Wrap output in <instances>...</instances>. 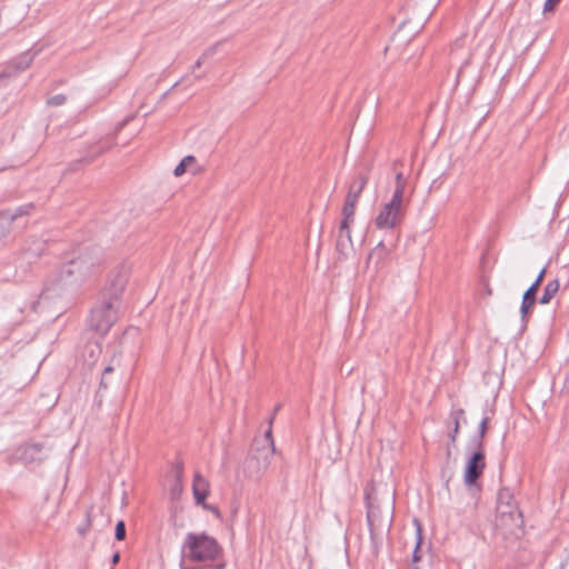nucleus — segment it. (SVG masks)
I'll list each match as a JSON object with an SVG mask.
<instances>
[{
    "label": "nucleus",
    "mask_w": 569,
    "mask_h": 569,
    "mask_svg": "<svg viewBox=\"0 0 569 569\" xmlns=\"http://www.w3.org/2000/svg\"><path fill=\"white\" fill-rule=\"evenodd\" d=\"M127 284V277L118 273L104 288L101 300L91 309L88 326L96 335L106 336L118 320V301Z\"/></svg>",
    "instance_id": "nucleus-1"
},
{
    "label": "nucleus",
    "mask_w": 569,
    "mask_h": 569,
    "mask_svg": "<svg viewBox=\"0 0 569 569\" xmlns=\"http://www.w3.org/2000/svg\"><path fill=\"white\" fill-rule=\"evenodd\" d=\"M496 526L503 535L519 537L522 533L523 518L518 503L508 488L498 492L496 508Z\"/></svg>",
    "instance_id": "nucleus-2"
},
{
    "label": "nucleus",
    "mask_w": 569,
    "mask_h": 569,
    "mask_svg": "<svg viewBox=\"0 0 569 569\" xmlns=\"http://www.w3.org/2000/svg\"><path fill=\"white\" fill-rule=\"evenodd\" d=\"M182 551L189 560L194 562L218 560L223 552L217 539L206 532L187 533L182 545Z\"/></svg>",
    "instance_id": "nucleus-3"
},
{
    "label": "nucleus",
    "mask_w": 569,
    "mask_h": 569,
    "mask_svg": "<svg viewBox=\"0 0 569 569\" xmlns=\"http://www.w3.org/2000/svg\"><path fill=\"white\" fill-rule=\"evenodd\" d=\"M367 520L371 535V539L376 541L378 537L390 529L392 522L393 507L388 502L383 508L376 505L371 493L366 492Z\"/></svg>",
    "instance_id": "nucleus-4"
},
{
    "label": "nucleus",
    "mask_w": 569,
    "mask_h": 569,
    "mask_svg": "<svg viewBox=\"0 0 569 569\" xmlns=\"http://www.w3.org/2000/svg\"><path fill=\"white\" fill-rule=\"evenodd\" d=\"M276 448L272 446H259L257 441L251 453L244 461V471L250 478L259 479L271 465Z\"/></svg>",
    "instance_id": "nucleus-5"
},
{
    "label": "nucleus",
    "mask_w": 569,
    "mask_h": 569,
    "mask_svg": "<svg viewBox=\"0 0 569 569\" xmlns=\"http://www.w3.org/2000/svg\"><path fill=\"white\" fill-rule=\"evenodd\" d=\"M405 218L403 199L392 196L375 219L378 229H393Z\"/></svg>",
    "instance_id": "nucleus-6"
},
{
    "label": "nucleus",
    "mask_w": 569,
    "mask_h": 569,
    "mask_svg": "<svg viewBox=\"0 0 569 569\" xmlns=\"http://www.w3.org/2000/svg\"><path fill=\"white\" fill-rule=\"evenodd\" d=\"M465 468V482L473 485L482 475L486 467L485 448H473Z\"/></svg>",
    "instance_id": "nucleus-7"
},
{
    "label": "nucleus",
    "mask_w": 569,
    "mask_h": 569,
    "mask_svg": "<svg viewBox=\"0 0 569 569\" xmlns=\"http://www.w3.org/2000/svg\"><path fill=\"white\" fill-rule=\"evenodd\" d=\"M116 144L114 136H109L100 139L89 147L88 152L80 159L70 164V170H76L78 164L86 163L89 164L94 161L99 156L109 151Z\"/></svg>",
    "instance_id": "nucleus-8"
},
{
    "label": "nucleus",
    "mask_w": 569,
    "mask_h": 569,
    "mask_svg": "<svg viewBox=\"0 0 569 569\" xmlns=\"http://www.w3.org/2000/svg\"><path fill=\"white\" fill-rule=\"evenodd\" d=\"M545 276H546V268H543L539 272L536 280L531 283V286L525 291V293L522 296L520 312H521V318L523 320L527 318L531 308L537 302V292L539 290V287L541 286V282H542Z\"/></svg>",
    "instance_id": "nucleus-9"
},
{
    "label": "nucleus",
    "mask_w": 569,
    "mask_h": 569,
    "mask_svg": "<svg viewBox=\"0 0 569 569\" xmlns=\"http://www.w3.org/2000/svg\"><path fill=\"white\" fill-rule=\"evenodd\" d=\"M84 261L79 253L78 257L66 263L61 270L60 276L62 279L73 277L76 280L83 281L90 277L88 270L84 268Z\"/></svg>",
    "instance_id": "nucleus-10"
},
{
    "label": "nucleus",
    "mask_w": 569,
    "mask_h": 569,
    "mask_svg": "<svg viewBox=\"0 0 569 569\" xmlns=\"http://www.w3.org/2000/svg\"><path fill=\"white\" fill-rule=\"evenodd\" d=\"M46 457V447L42 443L28 442L20 448L19 458L24 463L40 462Z\"/></svg>",
    "instance_id": "nucleus-11"
},
{
    "label": "nucleus",
    "mask_w": 569,
    "mask_h": 569,
    "mask_svg": "<svg viewBox=\"0 0 569 569\" xmlns=\"http://www.w3.org/2000/svg\"><path fill=\"white\" fill-rule=\"evenodd\" d=\"M210 492L209 481L200 473L194 472L192 482V493L196 503H203Z\"/></svg>",
    "instance_id": "nucleus-12"
},
{
    "label": "nucleus",
    "mask_w": 569,
    "mask_h": 569,
    "mask_svg": "<svg viewBox=\"0 0 569 569\" xmlns=\"http://www.w3.org/2000/svg\"><path fill=\"white\" fill-rule=\"evenodd\" d=\"M83 261L84 268L88 270L90 277L96 274L102 264V256L98 250H84L80 252Z\"/></svg>",
    "instance_id": "nucleus-13"
},
{
    "label": "nucleus",
    "mask_w": 569,
    "mask_h": 569,
    "mask_svg": "<svg viewBox=\"0 0 569 569\" xmlns=\"http://www.w3.org/2000/svg\"><path fill=\"white\" fill-rule=\"evenodd\" d=\"M368 180L369 177L365 172H359L358 174H356L353 180L349 184L346 197L359 201L360 196L368 183Z\"/></svg>",
    "instance_id": "nucleus-14"
},
{
    "label": "nucleus",
    "mask_w": 569,
    "mask_h": 569,
    "mask_svg": "<svg viewBox=\"0 0 569 569\" xmlns=\"http://www.w3.org/2000/svg\"><path fill=\"white\" fill-rule=\"evenodd\" d=\"M140 338V332H139V329L138 328H134V327H130L128 328L121 339H120V347H121V350H120V353H134V350H132L130 348L131 343L134 341V340H139Z\"/></svg>",
    "instance_id": "nucleus-15"
},
{
    "label": "nucleus",
    "mask_w": 569,
    "mask_h": 569,
    "mask_svg": "<svg viewBox=\"0 0 569 569\" xmlns=\"http://www.w3.org/2000/svg\"><path fill=\"white\" fill-rule=\"evenodd\" d=\"M358 200H352L350 198L345 199V203L341 210L342 220H341V229H348V224H352L355 222V212Z\"/></svg>",
    "instance_id": "nucleus-16"
},
{
    "label": "nucleus",
    "mask_w": 569,
    "mask_h": 569,
    "mask_svg": "<svg viewBox=\"0 0 569 569\" xmlns=\"http://www.w3.org/2000/svg\"><path fill=\"white\" fill-rule=\"evenodd\" d=\"M465 410L463 409H457L450 412L449 419L452 423V429L448 432V438L450 440V445L452 447L456 446V441L458 438V435L460 432V420L463 418Z\"/></svg>",
    "instance_id": "nucleus-17"
},
{
    "label": "nucleus",
    "mask_w": 569,
    "mask_h": 569,
    "mask_svg": "<svg viewBox=\"0 0 569 569\" xmlns=\"http://www.w3.org/2000/svg\"><path fill=\"white\" fill-rule=\"evenodd\" d=\"M490 418L485 416L479 425L478 433L470 440V446L472 448H485V437L488 432V423Z\"/></svg>",
    "instance_id": "nucleus-18"
},
{
    "label": "nucleus",
    "mask_w": 569,
    "mask_h": 569,
    "mask_svg": "<svg viewBox=\"0 0 569 569\" xmlns=\"http://www.w3.org/2000/svg\"><path fill=\"white\" fill-rule=\"evenodd\" d=\"M104 336L93 335L88 338L87 345L84 346V353L87 356H100L103 351L102 340Z\"/></svg>",
    "instance_id": "nucleus-19"
},
{
    "label": "nucleus",
    "mask_w": 569,
    "mask_h": 569,
    "mask_svg": "<svg viewBox=\"0 0 569 569\" xmlns=\"http://www.w3.org/2000/svg\"><path fill=\"white\" fill-rule=\"evenodd\" d=\"M34 59V53H31L30 51H26L18 57H14L12 60V67L14 68L18 73L26 71L32 63Z\"/></svg>",
    "instance_id": "nucleus-20"
},
{
    "label": "nucleus",
    "mask_w": 569,
    "mask_h": 569,
    "mask_svg": "<svg viewBox=\"0 0 569 569\" xmlns=\"http://www.w3.org/2000/svg\"><path fill=\"white\" fill-rule=\"evenodd\" d=\"M560 288L558 279L550 280L543 288V292L539 299L540 305H548L557 295Z\"/></svg>",
    "instance_id": "nucleus-21"
},
{
    "label": "nucleus",
    "mask_w": 569,
    "mask_h": 569,
    "mask_svg": "<svg viewBox=\"0 0 569 569\" xmlns=\"http://www.w3.org/2000/svg\"><path fill=\"white\" fill-rule=\"evenodd\" d=\"M34 209H36L34 203L29 202V203H24L22 206L17 207L14 210L7 209V210H2V212L4 214H8L11 217V224H12L13 221L17 220L18 218L31 214L34 211Z\"/></svg>",
    "instance_id": "nucleus-22"
},
{
    "label": "nucleus",
    "mask_w": 569,
    "mask_h": 569,
    "mask_svg": "<svg viewBox=\"0 0 569 569\" xmlns=\"http://www.w3.org/2000/svg\"><path fill=\"white\" fill-rule=\"evenodd\" d=\"M390 250L380 241L369 253L368 261L376 260V263H382L389 258Z\"/></svg>",
    "instance_id": "nucleus-23"
},
{
    "label": "nucleus",
    "mask_w": 569,
    "mask_h": 569,
    "mask_svg": "<svg viewBox=\"0 0 569 569\" xmlns=\"http://www.w3.org/2000/svg\"><path fill=\"white\" fill-rule=\"evenodd\" d=\"M197 162L193 156H186L179 164L174 168L173 173L176 177H180L187 172L188 167H191Z\"/></svg>",
    "instance_id": "nucleus-24"
},
{
    "label": "nucleus",
    "mask_w": 569,
    "mask_h": 569,
    "mask_svg": "<svg viewBox=\"0 0 569 569\" xmlns=\"http://www.w3.org/2000/svg\"><path fill=\"white\" fill-rule=\"evenodd\" d=\"M12 230L11 217L0 211V240L6 238Z\"/></svg>",
    "instance_id": "nucleus-25"
},
{
    "label": "nucleus",
    "mask_w": 569,
    "mask_h": 569,
    "mask_svg": "<svg viewBox=\"0 0 569 569\" xmlns=\"http://www.w3.org/2000/svg\"><path fill=\"white\" fill-rule=\"evenodd\" d=\"M18 74V71L12 67V62L9 61L0 72V87L6 86L7 80L16 78Z\"/></svg>",
    "instance_id": "nucleus-26"
},
{
    "label": "nucleus",
    "mask_w": 569,
    "mask_h": 569,
    "mask_svg": "<svg viewBox=\"0 0 569 569\" xmlns=\"http://www.w3.org/2000/svg\"><path fill=\"white\" fill-rule=\"evenodd\" d=\"M396 187L392 196L399 197L403 199L405 189L407 186V179L405 178L402 172L396 173Z\"/></svg>",
    "instance_id": "nucleus-27"
},
{
    "label": "nucleus",
    "mask_w": 569,
    "mask_h": 569,
    "mask_svg": "<svg viewBox=\"0 0 569 569\" xmlns=\"http://www.w3.org/2000/svg\"><path fill=\"white\" fill-rule=\"evenodd\" d=\"M182 473H183V465L182 462H179L176 467V480L173 485V491L181 492L183 485H182Z\"/></svg>",
    "instance_id": "nucleus-28"
},
{
    "label": "nucleus",
    "mask_w": 569,
    "mask_h": 569,
    "mask_svg": "<svg viewBox=\"0 0 569 569\" xmlns=\"http://www.w3.org/2000/svg\"><path fill=\"white\" fill-rule=\"evenodd\" d=\"M216 53V47L208 48L194 62L192 70L200 68L202 63L208 59L211 58Z\"/></svg>",
    "instance_id": "nucleus-29"
},
{
    "label": "nucleus",
    "mask_w": 569,
    "mask_h": 569,
    "mask_svg": "<svg viewBox=\"0 0 569 569\" xmlns=\"http://www.w3.org/2000/svg\"><path fill=\"white\" fill-rule=\"evenodd\" d=\"M352 244L351 239L347 240L343 236H338L337 242H336V249L339 253L345 254L346 249Z\"/></svg>",
    "instance_id": "nucleus-30"
},
{
    "label": "nucleus",
    "mask_w": 569,
    "mask_h": 569,
    "mask_svg": "<svg viewBox=\"0 0 569 569\" xmlns=\"http://www.w3.org/2000/svg\"><path fill=\"white\" fill-rule=\"evenodd\" d=\"M66 101H67V96L63 93H59V94L48 98L47 104L51 106V107H59V106L64 104Z\"/></svg>",
    "instance_id": "nucleus-31"
},
{
    "label": "nucleus",
    "mask_w": 569,
    "mask_h": 569,
    "mask_svg": "<svg viewBox=\"0 0 569 569\" xmlns=\"http://www.w3.org/2000/svg\"><path fill=\"white\" fill-rule=\"evenodd\" d=\"M114 536L117 540H123L126 538V525L122 520L117 522Z\"/></svg>",
    "instance_id": "nucleus-32"
},
{
    "label": "nucleus",
    "mask_w": 569,
    "mask_h": 569,
    "mask_svg": "<svg viewBox=\"0 0 569 569\" xmlns=\"http://www.w3.org/2000/svg\"><path fill=\"white\" fill-rule=\"evenodd\" d=\"M269 445L274 447V442H273V439H272L271 426L266 431L263 439H261V446H269Z\"/></svg>",
    "instance_id": "nucleus-33"
},
{
    "label": "nucleus",
    "mask_w": 569,
    "mask_h": 569,
    "mask_svg": "<svg viewBox=\"0 0 569 569\" xmlns=\"http://www.w3.org/2000/svg\"><path fill=\"white\" fill-rule=\"evenodd\" d=\"M198 505L201 506L203 509L212 512L217 518H219V519L221 518V512L218 509V507L206 503V500L203 501V503H198Z\"/></svg>",
    "instance_id": "nucleus-34"
},
{
    "label": "nucleus",
    "mask_w": 569,
    "mask_h": 569,
    "mask_svg": "<svg viewBox=\"0 0 569 569\" xmlns=\"http://www.w3.org/2000/svg\"><path fill=\"white\" fill-rule=\"evenodd\" d=\"M561 0H546L543 4V12L552 11Z\"/></svg>",
    "instance_id": "nucleus-35"
},
{
    "label": "nucleus",
    "mask_w": 569,
    "mask_h": 569,
    "mask_svg": "<svg viewBox=\"0 0 569 569\" xmlns=\"http://www.w3.org/2000/svg\"><path fill=\"white\" fill-rule=\"evenodd\" d=\"M338 236H343L347 240H350L351 237V224H348V229H341V224L339 226Z\"/></svg>",
    "instance_id": "nucleus-36"
},
{
    "label": "nucleus",
    "mask_w": 569,
    "mask_h": 569,
    "mask_svg": "<svg viewBox=\"0 0 569 569\" xmlns=\"http://www.w3.org/2000/svg\"><path fill=\"white\" fill-rule=\"evenodd\" d=\"M420 542H421V538L419 537V539L417 541V545H416V549H415L413 555H412V560L415 562L419 561L420 558H421L420 555H419Z\"/></svg>",
    "instance_id": "nucleus-37"
},
{
    "label": "nucleus",
    "mask_w": 569,
    "mask_h": 569,
    "mask_svg": "<svg viewBox=\"0 0 569 569\" xmlns=\"http://www.w3.org/2000/svg\"><path fill=\"white\" fill-rule=\"evenodd\" d=\"M280 408H281V405H280V403H278V405L274 407V411H273L272 417H271V418H270V420H269V425H272L273 419H274V415L280 410Z\"/></svg>",
    "instance_id": "nucleus-38"
},
{
    "label": "nucleus",
    "mask_w": 569,
    "mask_h": 569,
    "mask_svg": "<svg viewBox=\"0 0 569 569\" xmlns=\"http://www.w3.org/2000/svg\"><path fill=\"white\" fill-rule=\"evenodd\" d=\"M119 559H120V555H119V552H116L112 557V563H117L119 561Z\"/></svg>",
    "instance_id": "nucleus-39"
},
{
    "label": "nucleus",
    "mask_w": 569,
    "mask_h": 569,
    "mask_svg": "<svg viewBox=\"0 0 569 569\" xmlns=\"http://www.w3.org/2000/svg\"><path fill=\"white\" fill-rule=\"evenodd\" d=\"M112 371H113V368L111 366H108V367L104 368L103 375L110 373Z\"/></svg>",
    "instance_id": "nucleus-40"
},
{
    "label": "nucleus",
    "mask_w": 569,
    "mask_h": 569,
    "mask_svg": "<svg viewBox=\"0 0 569 569\" xmlns=\"http://www.w3.org/2000/svg\"><path fill=\"white\" fill-rule=\"evenodd\" d=\"M200 170H201L200 167H197L196 169L192 170V173L196 174V173L200 172Z\"/></svg>",
    "instance_id": "nucleus-41"
},
{
    "label": "nucleus",
    "mask_w": 569,
    "mask_h": 569,
    "mask_svg": "<svg viewBox=\"0 0 569 569\" xmlns=\"http://www.w3.org/2000/svg\"><path fill=\"white\" fill-rule=\"evenodd\" d=\"M223 567H224V565H223V563H221V565L217 566L216 568H217V569H222Z\"/></svg>",
    "instance_id": "nucleus-42"
}]
</instances>
